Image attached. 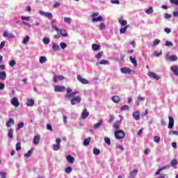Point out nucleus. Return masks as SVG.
Returning a JSON list of instances; mask_svg holds the SVG:
<instances>
[{
    "mask_svg": "<svg viewBox=\"0 0 178 178\" xmlns=\"http://www.w3.org/2000/svg\"><path fill=\"white\" fill-rule=\"evenodd\" d=\"M114 136L116 140H122V138H124L126 134L123 131V130H117L115 131Z\"/></svg>",
    "mask_w": 178,
    "mask_h": 178,
    "instance_id": "f257e3e1",
    "label": "nucleus"
},
{
    "mask_svg": "<svg viewBox=\"0 0 178 178\" xmlns=\"http://www.w3.org/2000/svg\"><path fill=\"white\" fill-rule=\"evenodd\" d=\"M120 72L124 74H136V71L126 67H122Z\"/></svg>",
    "mask_w": 178,
    "mask_h": 178,
    "instance_id": "f03ea898",
    "label": "nucleus"
},
{
    "mask_svg": "<svg viewBox=\"0 0 178 178\" xmlns=\"http://www.w3.org/2000/svg\"><path fill=\"white\" fill-rule=\"evenodd\" d=\"M62 140L59 138L56 139V143L53 145V149L54 151H59L60 149V143Z\"/></svg>",
    "mask_w": 178,
    "mask_h": 178,
    "instance_id": "7ed1b4c3",
    "label": "nucleus"
},
{
    "mask_svg": "<svg viewBox=\"0 0 178 178\" xmlns=\"http://www.w3.org/2000/svg\"><path fill=\"white\" fill-rule=\"evenodd\" d=\"M55 92H65L66 91V87L63 86L56 85L54 86Z\"/></svg>",
    "mask_w": 178,
    "mask_h": 178,
    "instance_id": "20e7f679",
    "label": "nucleus"
},
{
    "mask_svg": "<svg viewBox=\"0 0 178 178\" xmlns=\"http://www.w3.org/2000/svg\"><path fill=\"white\" fill-rule=\"evenodd\" d=\"M165 59L166 60H169L170 62H176V60H177L178 58L177 56L176 55H169V54H166L165 56Z\"/></svg>",
    "mask_w": 178,
    "mask_h": 178,
    "instance_id": "39448f33",
    "label": "nucleus"
},
{
    "mask_svg": "<svg viewBox=\"0 0 178 178\" xmlns=\"http://www.w3.org/2000/svg\"><path fill=\"white\" fill-rule=\"evenodd\" d=\"M54 30H56V31H57V33H59V34L60 35H62L63 37H67V35H69V34H67V32L66 31L63 30V29H59V28H58V26H55Z\"/></svg>",
    "mask_w": 178,
    "mask_h": 178,
    "instance_id": "423d86ee",
    "label": "nucleus"
},
{
    "mask_svg": "<svg viewBox=\"0 0 178 178\" xmlns=\"http://www.w3.org/2000/svg\"><path fill=\"white\" fill-rule=\"evenodd\" d=\"M81 102V97H80L79 95L76 97H74L71 99V104L72 105H76V104H80Z\"/></svg>",
    "mask_w": 178,
    "mask_h": 178,
    "instance_id": "0eeeda50",
    "label": "nucleus"
},
{
    "mask_svg": "<svg viewBox=\"0 0 178 178\" xmlns=\"http://www.w3.org/2000/svg\"><path fill=\"white\" fill-rule=\"evenodd\" d=\"M76 79L81 84H90V81L81 77L80 74L76 76Z\"/></svg>",
    "mask_w": 178,
    "mask_h": 178,
    "instance_id": "6e6552de",
    "label": "nucleus"
},
{
    "mask_svg": "<svg viewBox=\"0 0 178 178\" xmlns=\"http://www.w3.org/2000/svg\"><path fill=\"white\" fill-rule=\"evenodd\" d=\"M39 13L42 16H45L46 17H47V19H49V20H52V17H54V16L52 15V13H46L42 10H40Z\"/></svg>",
    "mask_w": 178,
    "mask_h": 178,
    "instance_id": "1a4fd4ad",
    "label": "nucleus"
},
{
    "mask_svg": "<svg viewBox=\"0 0 178 178\" xmlns=\"http://www.w3.org/2000/svg\"><path fill=\"white\" fill-rule=\"evenodd\" d=\"M12 105L15 106V108H17L19 105H20V103L19 102V99L16 97H13L10 101Z\"/></svg>",
    "mask_w": 178,
    "mask_h": 178,
    "instance_id": "9d476101",
    "label": "nucleus"
},
{
    "mask_svg": "<svg viewBox=\"0 0 178 178\" xmlns=\"http://www.w3.org/2000/svg\"><path fill=\"white\" fill-rule=\"evenodd\" d=\"M168 119V129H173V126H175V118H173V117L169 116Z\"/></svg>",
    "mask_w": 178,
    "mask_h": 178,
    "instance_id": "9b49d317",
    "label": "nucleus"
},
{
    "mask_svg": "<svg viewBox=\"0 0 178 178\" xmlns=\"http://www.w3.org/2000/svg\"><path fill=\"white\" fill-rule=\"evenodd\" d=\"M62 80H65V76L63 75H55L54 76V83H58V81H61Z\"/></svg>",
    "mask_w": 178,
    "mask_h": 178,
    "instance_id": "f8f14e48",
    "label": "nucleus"
},
{
    "mask_svg": "<svg viewBox=\"0 0 178 178\" xmlns=\"http://www.w3.org/2000/svg\"><path fill=\"white\" fill-rule=\"evenodd\" d=\"M40 140H41V137L40 136V135L35 136L34 138H33V143L35 145H38V144H40Z\"/></svg>",
    "mask_w": 178,
    "mask_h": 178,
    "instance_id": "ddd939ff",
    "label": "nucleus"
},
{
    "mask_svg": "<svg viewBox=\"0 0 178 178\" xmlns=\"http://www.w3.org/2000/svg\"><path fill=\"white\" fill-rule=\"evenodd\" d=\"M147 76H149V77H151L152 79H154V80H159V76H158L154 72H149L147 73Z\"/></svg>",
    "mask_w": 178,
    "mask_h": 178,
    "instance_id": "4468645a",
    "label": "nucleus"
},
{
    "mask_svg": "<svg viewBox=\"0 0 178 178\" xmlns=\"http://www.w3.org/2000/svg\"><path fill=\"white\" fill-rule=\"evenodd\" d=\"M90 115V112H88V111H87L86 108L83 109V111H82L81 113V118L83 119H87V118H88V115Z\"/></svg>",
    "mask_w": 178,
    "mask_h": 178,
    "instance_id": "2eb2a0df",
    "label": "nucleus"
},
{
    "mask_svg": "<svg viewBox=\"0 0 178 178\" xmlns=\"http://www.w3.org/2000/svg\"><path fill=\"white\" fill-rule=\"evenodd\" d=\"M138 173V170L137 169H134L129 173V176L128 178H136V176H137Z\"/></svg>",
    "mask_w": 178,
    "mask_h": 178,
    "instance_id": "dca6fc26",
    "label": "nucleus"
},
{
    "mask_svg": "<svg viewBox=\"0 0 178 178\" xmlns=\"http://www.w3.org/2000/svg\"><path fill=\"white\" fill-rule=\"evenodd\" d=\"M15 124V120L13 118H10L8 121L6 122V127H12Z\"/></svg>",
    "mask_w": 178,
    "mask_h": 178,
    "instance_id": "f3484780",
    "label": "nucleus"
},
{
    "mask_svg": "<svg viewBox=\"0 0 178 178\" xmlns=\"http://www.w3.org/2000/svg\"><path fill=\"white\" fill-rule=\"evenodd\" d=\"M171 72H173V73L175 74V76H178V66L174 65L170 67Z\"/></svg>",
    "mask_w": 178,
    "mask_h": 178,
    "instance_id": "a211bd4d",
    "label": "nucleus"
},
{
    "mask_svg": "<svg viewBox=\"0 0 178 178\" xmlns=\"http://www.w3.org/2000/svg\"><path fill=\"white\" fill-rule=\"evenodd\" d=\"M76 94H79L78 91L72 92H71L70 94H66L65 95V98H72L73 97L76 95Z\"/></svg>",
    "mask_w": 178,
    "mask_h": 178,
    "instance_id": "6ab92c4d",
    "label": "nucleus"
},
{
    "mask_svg": "<svg viewBox=\"0 0 178 178\" xmlns=\"http://www.w3.org/2000/svg\"><path fill=\"white\" fill-rule=\"evenodd\" d=\"M92 51H97L101 50V46L98 45L97 44H92Z\"/></svg>",
    "mask_w": 178,
    "mask_h": 178,
    "instance_id": "aec40b11",
    "label": "nucleus"
},
{
    "mask_svg": "<svg viewBox=\"0 0 178 178\" xmlns=\"http://www.w3.org/2000/svg\"><path fill=\"white\" fill-rule=\"evenodd\" d=\"M170 165L172 168H175V169H176V166H177L178 165L177 159H173L170 162Z\"/></svg>",
    "mask_w": 178,
    "mask_h": 178,
    "instance_id": "412c9836",
    "label": "nucleus"
},
{
    "mask_svg": "<svg viewBox=\"0 0 178 178\" xmlns=\"http://www.w3.org/2000/svg\"><path fill=\"white\" fill-rule=\"evenodd\" d=\"M111 99L113 102H115V104H118V102H120V97L119 96H113L111 97Z\"/></svg>",
    "mask_w": 178,
    "mask_h": 178,
    "instance_id": "4be33fe9",
    "label": "nucleus"
},
{
    "mask_svg": "<svg viewBox=\"0 0 178 178\" xmlns=\"http://www.w3.org/2000/svg\"><path fill=\"white\" fill-rule=\"evenodd\" d=\"M90 143H91V137H89L85 139L83 143V145H84L85 147H87L90 145Z\"/></svg>",
    "mask_w": 178,
    "mask_h": 178,
    "instance_id": "5701e85b",
    "label": "nucleus"
},
{
    "mask_svg": "<svg viewBox=\"0 0 178 178\" xmlns=\"http://www.w3.org/2000/svg\"><path fill=\"white\" fill-rule=\"evenodd\" d=\"M3 37L6 38H15V35L10 34L7 31H5L3 34Z\"/></svg>",
    "mask_w": 178,
    "mask_h": 178,
    "instance_id": "b1692460",
    "label": "nucleus"
},
{
    "mask_svg": "<svg viewBox=\"0 0 178 178\" xmlns=\"http://www.w3.org/2000/svg\"><path fill=\"white\" fill-rule=\"evenodd\" d=\"M143 101H145V97H137V99L136 100V105H138V106L140 105V102Z\"/></svg>",
    "mask_w": 178,
    "mask_h": 178,
    "instance_id": "393cba45",
    "label": "nucleus"
},
{
    "mask_svg": "<svg viewBox=\"0 0 178 178\" xmlns=\"http://www.w3.org/2000/svg\"><path fill=\"white\" fill-rule=\"evenodd\" d=\"M133 118L135 120H140V113L138 111H136L133 113Z\"/></svg>",
    "mask_w": 178,
    "mask_h": 178,
    "instance_id": "a878e982",
    "label": "nucleus"
},
{
    "mask_svg": "<svg viewBox=\"0 0 178 178\" xmlns=\"http://www.w3.org/2000/svg\"><path fill=\"white\" fill-rule=\"evenodd\" d=\"M66 159L69 163H74V157L72 156H67Z\"/></svg>",
    "mask_w": 178,
    "mask_h": 178,
    "instance_id": "bb28decb",
    "label": "nucleus"
},
{
    "mask_svg": "<svg viewBox=\"0 0 178 178\" xmlns=\"http://www.w3.org/2000/svg\"><path fill=\"white\" fill-rule=\"evenodd\" d=\"M145 12L147 15H151V13H154V8L152 7H149V8L145 9Z\"/></svg>",
    "mask_w": 178,
    "mask_h": 178,
    "instance_id": "cd10ccee",
    "label": "nucleus"
},
{
    "mask_svg": "<svg viewBox=\"0 0 178 178\" xmlns=\"http://www.w3.org/2000/svg\"><path fill=\"white\" fill-rule=\"evenodd\" d=\"M103 19H102V16H99L97 17H95L92 19V22L93 23H97V22H102Z\"/></svg>",
    "mask_w": 178,
    "mask_h": 178,
    "instance_id": "c85d7f7f",
    "label": "nucleus"
},
{
    "mask_svg": "<svg viewBox=\"0 0 178 178\" xmlns=\"http://www.w3.org/2000/svg\"><path fill=\"white\" fill-rule=\"evenodd\" d=\"M129 59H130V61L131 62V63H133L134 66L135 67H137V60H136V58H134L133 56H130Z\"/></svg>",
    "mask_w": 178,
    "mask_h": 178,
    "instance_id": "c756f323",
    "label": "nucleus"
},
{
    "mask_svg": "<svg viewBox=\"0 0 178 178\" xmlns=\"http://www.w3.org/2000/svg\"><path fill=\"white\" fill-rule=\"evenodd\" d=\"M113 128L115 129V130H119V129H120V121H116L113 124Z\"/></svg>",
    "mask_w": 178,
    "mask_h": 178,
    "instance_id": "7c9ffc66",
    "label": "nucleus"
},
{
    "mask_svg": "<svg viewBox=\"0 0 178 178\" xmlns=\"http://www.w3.org/2000/svg\"><path fill=\"white\" fill-rule=\"evenodd\" d=\"M27 106H34V100L32 99H29L26 102Z\"/></svg>",
    "mask_w": 178,
    "mask_h": 178,
    "instance_id": "2f4dec72",
    "label": "nucleus"
},
{
    "mask_svg": "<svg viewBox=\"0 0 178 178\" xmlns=\"http://www.w3.org/2000/svg\"><path fill=\"white\" fill-rule=\"evenodd\" d=\"M104 124V121L100 120L99 122L94 124L93 127L94 129H99V127H101V126Z\"/></svg>",
    "mask_w": 178,
    "mask_h": 178,
    "instance_id": "473e14b6",
    "label": "nucleus"
},
{
    "mask_svg": "<svg viewBox=\"0 0 178 178\" xmlns=\"http://www.w3.org/2000/svg\"><path fill=\"white\" fill-rule=\"evenodd\" d=\"M51 48L54 51H59V49H60L59 46L58 44H55V42H52Z\"/></svg>",
    "mask_w": 178,
    "mask_h": 178,
    "instance_id": "72a5a7b5",
    "label": "nucleus"
},
{
    "mask_svg": "<svg viewBox=\"0 0 178 178\" xmlns=\"http://www.w3.org/2000/svg\"><path fill=\"white\" fill-rule=\"evenodd\" d=\"M6 72H0V80H6Z\"/></svg>",
    "mask_w": 178,
    "mask_h": 178,
    "instance_id": "f704fd0d",
    "label": "nucleus"
},
{
    "mask_svg": "<svg viewBox=\"0 0 178 178\" xmlns=\"http://www.w3.org/2000/svg\"><path fill=\"white\" fill-rule=\"evenodd\" d=\"M102 56H104V51H99L95 55V58H96V59H101Z\"/></svg>",
    "mask_w": 178,
    "mask_h": 178,
    "instance_id": "c9c22d12",
    "label": "nucleus"
},
{
    "mask_svg": "<svg viewBox=\"0 0 178 178\" xmlns=\"http://www.w3.org/2000/svg\"><path fill=\"white\" fill-rule=\"evenodd\" d=\"M8 136L9 138H13V129L12 128L8 129Z\"/></svg>",
    "mask_w": 178,
    "mask_h": 178,
    "instance_id": "e433bc0d",
    "label": "nucleus"
},
{
    "mask_svg": "<svg viewBox=\"0 0 178 178\" xmlns=\"http://www.w3.org/2000/svg\"><path fill=\"white\" fill-rule=\"evenodd\" d=\"M42 42H44V44H45V45H48V44H49V42H51V39H49V38H44L42 39Z\"/></svg>",
    "mask_w": 178,
    "mask_h": 178,
    "instance_id": "4c0bfd02",
    "label": "nucleus"
},
{
    "mask_svg": "<svg viewBox=\"0 0 178 178\" xmlns=\"http://www.w3.org/2000/svg\"><path fill=\"white\" fill-rule=\"evenodd\" d=\"M129 26H124L123 28H120V33L121 34H124V33L126 31H127V29H128Z\"/></svg>",
    "mask_w": 178,
    "mask_h": 178,
    "instance_id": "58836bf2",
    "label": "nucleus"
},
{
    "mask_svg": "<svg viewBox=\"0 0 178 178\" xmlns=\"http://www.w3.org/2000/svg\"><path fill=\"white\" fill-rule=\"evenodd\" d=\"M65 23H67V24H72V18L65 17H64Z\"/></svg>",
    "mask_w": 178,
    "mask_h": 178,
    "instance_id": "ea45409f",
    "label": "nucleus"
},
{
    "mask_svg": "<svg viewBox=\"0 0 178 178\" xmlns=\"http://www.w3.org/2000/svg\"><path fill=\"white\" fill-rule=\"evenodd\" d=\"M39 62L41 64L47 63V57H45V56L40 57Z\"/></svg>",
    "mask_w": 178,
    "mask_h": 178,
    "instance_id": "a19ab883",
    "label": "nucleus"
},
{
    "mask_svg": "<svg viewBox=\"0 0 178 178\" xmlns=\"http://www.w3.org/2000/svg\"><path fill=\"white\" fill-rule=\"evenodd\" d=\"M16 151H20L22 149V143L18 142L15 145Z\"/></svg>",
    "mask_w": 178,
    "mask_h": 178,
    "instance_id": "79ce46f5",
    "label": "nucleus"
},
{
    "mask_svg": "<svg viewBox=\"0 0 178 178\" xmlns=\"http://www.w3.org/2000/svg\"><path fill=\"white\" fill-rule=\"evenodd\" d=\"M23 127H24V122H22L19 124H18L16 130H20V129H23Z\"/></svg>",
    "mask_w": 178,
    "mask_h": 178,
    "instance_id": "37998d69",
    "label": "nucleus"
},
{
    "mask_svg": "<svg viewBox=\"0 0 178 178\" xmlns=\"http://www.w3.org/2000/svg\"><path fill=\"white\" fill-rule=\"evenodd\" d=\"M119 24H121V26H127V21L122 20V19H118Z\"/></svg>",
    "mask_w": 178,
    "mask_h": 178,
    "instance_id": "c03bdc74",
    "label": "nucleus"
},
{
    "mask_svg": "<svg viewBox=\"0 0 178 178\" xmlns=\"http://www.w3.org/2000/svg\"><path fill=\"white\" fill-rule=\"evenodd\" d=\"M93 154L94 155H99L101 154V150L98 148L93 149Z\"/></svg>",
    "mask_w": 178,
    "mask_h": 178,
    "instance_id": "a18cd8bd",
    "label": "nucleus"
},
{
    "mask_svg": "<svg viewBox=\"0 0 178 178\" xmlns=\"http://www.w3.org/2000/svg\"><path fill=\"white\" fill-rule=\"evenodd\" d=\"M33 154V149L28 151L26 154H24L25 158H30Z\"/></svg>",
    "mask_w": 178,
    "mask_h": 178,
    "instance_id": "49530a36",
    "label": "nucleus"
},
{
    "mask_svg": "<svg viewBox=\"0 0 178 178\" xmlns=\"http://www.w3.org/2000/svg\"><path fill=\"white\" fill-rule=\"evenodd\" d=\"M153 140L154 141V143H156L158 144L161 141V137H159L158 136H154Z\"/></svg>",
    "mask_w": 178,
    "mask_h": 178,
    "instance_id": "de8ad7c7",
    "label": "nucleus"
},
{
    "mask_svg": "<svg viewBox=\"0 0 178 178\" xmlns=\"http://www.w3.org/2000/svg\"><path fill=\"white\" fill-rule=\"evenodd\" d=\"M72 170H73V169H72V167H70V166L67 167V168H65V172L67 174L70 173Z\"/></svg>",
    "mask_w": 178,
    "mask_h": 178,
    "instance_id": "09e8293b",
    "label": "nucleus"
},
{
    "mask_svg": "<svg viewBox=\"0 0 178 178\" xmlns=\"http://www.w3.org/2000/svg\"><path fill=\"white\" fill-rule=\"evenodd\" d=\"M30 40V36H26L24 38V40L22 41V44H26V42H29Z\"/></svg>",
    "mask_w": 178,
    "mask_h": 178,
    "instance_id": "8fccbe9b",
    "label": "nucleus"
},
{
    "mask_svg": "<svg viewBox=\"0 0 178 178\" xmlns=\"http://www.w3.org/2000/svg\"><path fill=\"white\" fill-rule=\"evenodd\" d=\"M109 61L108 60H102L99 63V65H108Z\"/></svg>",
    "mask_w": 178,
    "mask_h": 178,
    "instance_id": "3c124183",
    "label": "nucleus"
},
{
    "mask_svg": "<svg viewBox=\"0 0 178 178\" xmlns=\"http://www.w3.org/2000/svg\"><path fill=\"white\" fill-rule=\"evenodd\" d=\"M16 65V61L15 60H11L10 62H9V65L11 67H13V66H15Z\"/></svg>",
    "mask_w": 178,
    "mask_h": 178,
    "instance_id": "603ef678",
    "label": "nucleus"
},
{
    "mask_svg": "<svg viewBox=\"0 0 178 178\" xmlns=\"http://www.w3.org/2000/svg\"><path fill=\"white\" fill-rule=\"evenodd\" d=\"M120 111H129V106L128 105H124L121 107Z\"/></svg>",
    "mask_w": 178,
    "mask_h": 178,
    "instance_id": "864d4df0",
    "label": "nucleus"
},
{
    "mask_svg": "<svg viewBox=\"0 0 178 178\" xmlns=\"http://www.w3.org/2000/svg\"><path fill=\"white\" fill-rule=\"evenodd\" d=\"M60 48H62V49H65V48L67 47V44H66V43H65V42H61L60 44Z\"/></svg>",
    "mask_w": 178,
    "mask_h": 178,
    "instance_id": "5fc2aeb1",
    "label": "nucleus"
},
{
    "mask_svg": "<svg viewBox=\"0 0 178 178\" xmlns=\"http://www.w3.org/2000/svg\"><path fill=\"white\" fill-rule=\"evenodd\" d=\"M104 141L108 145H111V139L109 138H104Z\"/></svg>",
    "mask_w": 178,
    "mask_h": 178,
    "instance_id": "6e6d98bb",
    "label": "nucleus"
},
{
    "mask_svg": "<svg viewBox=\"0 0 178 178\" xmlns=\"http://www.w3.org/2000/svg\"><path fill=\"white\" fill-rule=\"evenodd\" d=\"M21 19L22 20H25L26 22H29V20H30V17H26V16H22L21 17Z\"/></svg>",
    "mask_w": 178,
    "mask_h": 178,
    "instance_id": "4d7b16f0",
    "label": "nucleus"
},
{
    "mask_svg": "<svg viewBox=\"0 0 178 178\" xmlns=\"http://www.w3.org/2000/svg\"><path fill=\"white\" fill-rule=\"evenodd\" d=\"M106 26L104 23H101L99 25V30H104L106 29Z\"/></svg>",
    "mask_w": 178,
    "mask_h": 178,
    "instance_id": "13d9d810",
    "label": "nucleus"
},
{
    "mask_svg": "<svg viewBox=\"0 0 178 178\" xmlns=\"http://www.w3.org/2000/svg\"><path fill=\"white\" fill-rule=\"evenodd\" d=\"M161 55H162V51H160L159 52L158 51L154 52V56L156 57L161 56Z\"/></svg>",
    "mask_w": 178,
    "mask_h": 178,
    "instance_id": "bf43d9fd",
    "label": "nucleus"
},
{
    "mask_svg": "<svg viewBox=\"0 0 178 178\" xmlns=\"http://www.w3.org/2000/svg\"><path fill=\"white\" fill-rule=\"evenodd\" d=\"M159 42H161V40H158V39L155 40L153 42V45H154V47L158 45V44H159Z\"/></svg>",
    "mask_w": 178,
    "mask_h": 178,
    "instance_id": "052dcab7",
    "label": "nucleus"
},
{
    "mask_svg": "<svg viewBox=\"0 0 178 178\" xmlns=\"http://www.w3.org/2000/svg\"><path fill=\"white\" fill-rule=\"evenodd\" d=\"M172 16H174V17H178V9L177 8L175 11H174L172 13Z\"/></svg>",
    "mask_w": 178,
    "mask_h": 178,
    "instance_id": "680f3d73",
    "label": "nucleus"
},
{
    "mask_svg": "<svg viewBox=\"0 0 178 178\" xmlns=\"http://www.w3.org/2000/svg\"><path fill=\"white\" fill-rule=\"evenodd\" d=\"M170 3H173L174 5H177L178 6V0H170Z\"/></svg>",
    "mask_w": 178,
    "mask_h": 178,
    "instance_id": "e2e57ef3",
    "label": "nucleus"
},
{
    "mask_svg": "<svg viewBox=\"0 0 178 178\" xmlns=\"http://www.w3.org/2000/svg\"><path fill=\"white\" fill-rule=\"evenodd\" d=\"M165 45H166V47H173V43H172V42L167 41L165 42Z\"/></svg>",
    "mask_w": 178,
    "mask_h": 178,
    "instance_id": "0e129e2a",
    "label": "nucleus"
},
{
    "mask_svg": "<svg viewBox=\"0 0 178 178\" xmlns=\"http://www.w3.org/2000/svg\"><path fill=\"white\" fill-rule=\"evenodd\" d=\"M165 33H166L167 34H169V33H172V29H169V28H165L164 29Z\"/></svg>",
    "mask_w": 178,
    "mask_h": 178,
    "instance_id": "69168bd1",
    "label": "nucleus"
},
{
    "mask_svg": "<svg viewBox=\"0 0 178 178\" xmlns=\"http://www.w3.org/2000/svg\"><path fill=\"white\" fill-rule=\"evenodd\" d=\"M0 176L1 178H6V173L3 172H0Z\"/></svg>",
    "mask_w": 178,
    "mask_h": 178,
    "instance_id": "338daca9",
    "label": "nucleus"
},
{
    "mask_svg": "<svg viewBox=\"0 0 178 178\" xmlns=\"http://www.w3.org/2000/svg\"><path fill=\"white\" fill-rule=\"evenodd\" d=\"M5 44H6V42L3 41L1 42L0 44V50L2 49V48H3V47H5Z\"/></svg>",
    "mask_w": 178,
    "mask_h": 178,
    "instance_id": "774afa93",
    "label": "nucleus"
}]
</instances>
